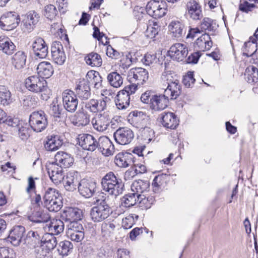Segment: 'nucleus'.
Masks as SVG:
<instances>
[{
  "mask_svg": "<svg viewBox=\"0 0 258 258\" xmlns=\"http://www.w3.org/2000/svg\"><path fill=\"white\" fill-rule=\"evenodd\" d=\"M44 227L33 231L34 253L36 258H48L50 252L56 245V239L51 234L44 233Z\"/></svg>",
  "mask_w": 258,
  "mask_h": 258,
  "instance_id": "obj_1",
  "label": "nucleus"
},
{
  "mask_svg": "<svg viewBox=\"0 0 258 258\" xmlns=\"http://www.w3.org/2000/svg\"><path fill=\"white\" fill-rule=\"evenodd\" d=\"M101 185L104 192L115 197L121 194L123 191V184L121 180L112 172L107 173L102 178Z\"/></svg>",
  "mask_w": 258,
  "mask_h": 258,
  "instance_id": "obj_2",
  "label": "nucleus"
},
{
  "mask_svg": "<svg viewBox=\"0 0 258 258\" xmlns=\"http://www.w3.org/2000/svg\"><path fill=\"white\" fill-rule=\"evenodd\" d=\"M44 204L50 212H56L62 206V197L57 190L52 187L47 188L44 196Z\"/></svg>",
  "mask_w": 258,
  "mask_h": 258,
  "instance_id": "obj_3",
  "label": "nucleus"
},
{
  "mask_svg": "<svg viewBox=\"0 0 258 258\" xmlns=\"http://www.w3.org/2000/svg\"><path fill=\"white\" fill-rule=\"evenodd\" d=\"M161 82L167 87L164 93L170 99H176L181 93V87L179 81L173 79L171 74H165L161 76Z\"/></svg>",
  "mask_w": 258,
  "mask_h": 258,
  "instance_id": "obj_4",
  "label": "nucleus"
},
{
  "mask_svg": "<svg viewBox=\"0 0 258 258\" xmlns=\"http://www.w3.org/2000/svg\"><path fill=\"white\" fill-rule=\"evenodd\" d=\"M212 45V42L210 35L207 33L203 34L197 39L194 45V47L198 52L192 53L188 56L187 62L197 63L200 57L199 51H205L209 50Z\"/></svg>",
  "mask_w": 258,
  "mask_h": 258,
  "instance_id": "obj_5",
  "label": "nucleus"
},
{
  "mask_svg": "<svg viewBox=\"0 0 258 258\" xmlns=\"http://www.w3.org/2000/svg\"><path fill=\"white\" fill-rule=\"evenodd\" d=\"M147 13L155 19L164 16L167 12L166 2L162 0H151L146 7Z\"/></svg>",
  "mask_w": 258,
  "mask_h": 258,
  "instance_id": "obj_6",
  "label": "nucleus"
},
{
  "mask_svg": "<svg viewBox=\"0 0 258 258\" xmlns=\"http://www.w3.org/2000/svg\"><path fill=\"white\" fill-rule=\"evenodd\" d=\"M20 21V16L16 12H7L0 18V27L4 30H12L18 27Z\"/></svg>",
  "mask_w": 258,
  "mask_h": 258,
  "instance_id": "obj_7",
  "label": "nucleus"
},
{
  "mask_svg": "<svg viewBox=\"0 0 258 258\" xmlns=\"http://www.w3.org/2000/svg\"><path fill=\"white\" fill-rule=\"evenodd\" d=\"M111 213V210L106 202L102 200L90 211V217L92 221L99 222L106 219Z\"/></svg>",
  "mask_w": 258,
  "mask_h": 258,
  "instance_id": "obj_8",
  "label": "nucleus"
},
{
  "mask_svg": "<svg viewBox=\"0 0 258 258\" xmlns=\"http://www.w3.org/2000/svg\"><path fill=\"white\" fill-rule=\"evenodd\" d=\"M127 79L132 83L144 85L148 80L149 73L145 69L142 68H135L130 70L127 74Z\"/></svg>",
  "mask_w": 258,
  "mask_h": 258,
  "instance_id": "obj_9",
  "label": "nucleus"
},
{
  "mask_svg": "<svg viewBox=\"0 0 258 258\" xmlns=\"http://www.w3.org/2000/svg\"><path fill=\"white\" fill-rule=\"evenodd\" d=\"M188 48L186 44L176 43L173 44L168 51V55L173 60L182 61L187 55Z\"/></svg>",
  "mask_w": 258,
  "mask_h": 258,
  "instance_id": "obj_10",
  "label": "nucleus"
},
{
  "mask_svg": "<svg viewBox=\"0 0 258 258\" xmlns=\"http://www.w3.org/2000/svg\"><path fill=\"white\" fill-rule=\"evenodd\" d=\"M67 235L74 241L80 242L84 238V231L82 225L79 222H70L68 225Z\"/></svg>",
  "mask_w": 258,
  "mask_h": 258,
  "instance_id": "obj_11",
  "label": "nucleus"
},
{
  "mask_svg": "<svg viewBox=\"0 0 258 258\" xmlns=\"http://www.w3.org/2000/svg\"><path fill=\"white\" fill-rule=\"evenodd\" d=\"M62 97L64 109L69 112H74L78 105V99L75 92L66 90L62 92Z\"/></svg>",
  "mask_w": 258,
  "mask_h": 258,
  "instance_id": "obj_12",
  "label": "nucleus"
},
{
  "mask_svg": "<svg viewBox=\"0 0 258 258\" xmlns=\"http://www.w3.org/2000/svg\"><path fill=\"white\" fill-rule=\"evenodd\" d=\"M111 121V116L107 112L96 114L92 119L91 123L93 128L99 132L106 131Z\"/></svg>",
  "mask_w": 258,
  "mask_h": 258,
  "instance_id": "obj_13",
  "label": "nucleus"
},
{
  "mask_svg": "<svg viewBox=\"0 0 258 258\" xmlns=\"http://www.w3.org/2000/svg\"><path fill=\"white\" fill-rule=\"evenodd\" d=\"M113 137L117 144L125 145L132 142L134 137V134L128 127H120L114 133Z\"/></svg>",
  "mask_w": 258,
  "mask_h": 258,
  "instance_id": "obj_14",
  "label": "nucleus"
},
{
  "mask_svg": "<svg viewBox=\"0 0 258 258\" xmlns=\"http://www.w3.org/2000/svg\"><path fill=\"white\" fill-rule=\"evenodd\" d=\"M107 98L96 99H91L85 105V108L92 113L98 114L106 112L107 109L106 99Z\"/></svg>",
  "mask_w": 258,
  "mask_h": 258,
  "instance_id": "obj_15",
  "label": "nucleus"
},
{
  "mask_svg": "<svg viewBox=\"0 0 258 258\" xmlns=\"http://www.w3.org/2000/svg\"><path fill=\"white\" fill-rule=\"evenodd\" d=\"M49 176L55 184L60 183L63 179L64 173L62 167L54 162L49 163L46 165Z\"/></svg>",
  "mask_w": 258,
  "mask_h": 258,
  "instance_id": "obj_16",
  "label": "nucleus"
},
{
  "mask_svg": "<svg viewBox=\"0 0 258 258\" xmlns=\"http://www.w3.org/2000/svg\"><path fill=\"white\" fill-rule=\"evenodd\" d=\"M186 14L193 21L201 20L203 17L201 6L195 0L189 1L186 5Z\"/></svg>",
  "mask_w": 258,
  "mask_h": 258,
  "instance_id": "obj_17",
  "label": "nucleus"
},
{
  "mask_svg": "<svg viewBox=\"0 0 258 258\" xmlns=\"http://www.w3.org/2000/svg\"><path fill=\"white\" fill-rule=\"evenodd\" d=\"M129 117L131 124L140 130L146 127L148 123V116L142 111H134L130 113Z\"/></svg>",
  "mask_w": 258,
  "mask_h": 258,
  "instance_id": "obj_18",
  "label": "nucleus"
},
{
  "mask_svg": "<svg viewBox=\"0 0 258 258\" xmlns=\"http://www.w3.org/2000/svg\"><path fill=\"white\" fill-rule=\"evenodd\" d=\"M47 46L45 45L43 39L40 37L36 38L33 41V62L37 63L36 60L38 58H44L47 55Z\"/></svg>",
  "mask_w": 258,
  "mask_h": 258,
  "instance_id": "obj_19",
  "label": "nucleus"
},
{
  "mask_svg": "<svg viewBox=\"0 0 258 258\" xmlns=\"http://www.w3.org/2000/svg\"><path fill=\"white\" fill-rule=\"evenodd\" d=\"M51 58L57 64H63L66 60V56L64 54L62 44L60 42L54 41L51 47Z\"/></svg>",
  "mask_w": 258,
  "mask_h": 258,
  "instance_id": "obj_20",
  "label": "nucleus"
},
{
  "mask_svg": "<svg viewBox=\"0 0 258 258\" xmlns=\"http://www.w3.org/2000/svg\"><path fill=\"white\" fill-rule=\"evenodd\" d=\"M78 139L79 145L84 150L93 151L97 148L98 141L91 135H80Z\"/></svg>",
  "mask_w": 258,
  "mask_h": 258,
  "instance_id": "obj_21",
  "label": "nucleus"
},
{
  "mask_svg": "<svg viewBox=\"0 0 258 258\" xmlns=\"http://www.w3.org/2000/svg\"><path fill=\"white\" fill-rule=\"evenodd\" d=\"M96 145L97 148L104 156H109L113 154L114 151V145L107 137H100Z\"/></svg>",
  "mask_w": 258,
  "mask_h": 258,
  "instance_id": "obj_22",
  "label": "nucleus"
},
{
  "mask_svg": "<svg viewBox=\"0 0 258 258\" xmlns=\"http://www.w3.org/2000/svg\"><path fill=\"white\" fill-rule=\"evenodd\" d=\"M147 201L145 195H139L138 193H129L121 199L122 206L129 208L134 206L137 202L144 204Z\"/></svg>",
  "mask_w": 258,
  "mask_h": 258,
  "instance_id": "obj_23",
  "label": "nucleus"
},
{
  "mask_svg": "<svg viewBox=\"0 0 258 258\" xmlns=\"http://www.w3.org/2000/svg\"><path fill=\"white\" fill-rule=\"evenodd\" d=\"M165 93L160 95H153L150 99V107L155 110L165 109L168 106L169 98Z\"/></svg>",
  "mask_w": 258,
  "mask_h": 258,
  "instance_id": "obj_24",
  "label": "nucleus"
},
{
  "mask_svg": "<svg viewBox=\"0 0 258 258\" xmlns=\"http://www.w3.org/2000/svg\"><path fill=\"white\" fill-rule=\"evenodd\" d=\"M25 228L22 226H15L11 230L8 239L14 246H18L22 241Z\"/></svg>",
  "mask_w": 258,
  "mask_h": 258,
  "instance_id": "obj_25",
  "label": "nucleus"
},
{
  "mask_svg": "<svg viewBox=\"0 0 258 258\" xmlns=\"http://www.w3.org/2000/svg\"><path fill=\"white\" fill-rule=\"evenodd\" d=\"M90 121V115L83 110L77 111L72 118V123L78 127L86 126L89 124Z\"/></svg>",
  "mask_w": 258,
  "mask_h": 258,
  "instance_id": "obj_26",
  "label": "nucleus"
},
{
  "mask_svg": "<svg viewBox=\"0 0 258 258\" xmlns=\"http://www.w3.org/2000/svg\"><path fill=\"white\" fill-rule=\"evenodd\" d=\"M66 221L70 222H78L83 217V212L77 208H69L65 210L62 215Z\"/></svg>",
  "mask_w": 258,
  "mask_h": 258,
  "instance_id": "obj_27",
  "label": "nucleus"
},
{
  "mask_svg": "<svg viewBox=\"0 0 258 258\" xmlns=\"http://www.w3.org/2000/svg\"><path fill=\"white\" fill-rule=\"evenodd\" d=\"M55 163H57L62 168H69L74 163V158L69 154L64 152H58L55 155Z\"/></svg>",
  "mask_w": 258,
  "mask_h": 258,
  "instance_id": "obj_28",
  "label": "nucleus"
},
{
  "mask_svg": "<svg viewBox=\"0 0 258 258\" xmlns=\"http://www.w3.org/2000/svg\"><path fill=\"white\" fill-rule=\"evenodd\" d=\"M162 124L166 128L174 129L178 124L176 116L172 112H164L161 114Z\"/></svg>",
  "mask_w": 258,
  "mask_h": 258,
  "instance_id": "obj_29",
  "label": "nucleus"
},
{
  "mask_svg": "<svg viewBox=\"0 0 258 258\" xmlns=\"http://www.w3.org/2000/svg\"><path fill=\"white\" fill-rule=\"evenodd\" d=\"M133 156L127 152H120L117 154L114 159L115 164L121 168H125L131 165L133 163Z\"/></svg>",
  "mask_w": 258,
  "mask_h": 258,
  "instance_id": "obj_30",
  "label": "nucleus"
},
{
  "mask_svg": "<svg viewBox=\"0 0 258 258\" xmlns=\"http://www.w3.org/2000/svg\"><path fill=\"white\" fill-rule=\"evenodd\" d=\"M61 181L63 182L66 189L71 191L75 190L80 183L77 176H75L74 172L68 173L66 177L64 176H63V179Z\"/></svg>",
  "mask_w": 258,
  "mask_h": 258,
  "instance_id": "obj_31",
  "label": "nucleus"
},
{
  "mask_svg": "<svg viewBox=\"0 0 258 258\" xmlns=\"http://www.w3.org/2000/svg\"><path fill=\"white\" fill-rule=\"evenodd\" d=\"M38 208V210L35 211L34 214L33 213V227L36 224H40L41 225L40 227L44 226L45 228L44 223H47L50 217L47 212H44L43 209L40 207Z\"/></svg>",
  "mask_w": 258,
  "mask_h": 258,
  "instance_id": "obj_32",
  "label": "nucleus"
},
{
  "mask_svg": "<svg viewBox=\"0 0 258 258\" xmlns=\"http://www.w3.org/2000/svg\"><path fill=\"white\" fill-rule=\"evenodd\" d=\"M115 102L118 109H125L130 105V97L126 92L120 90L118 92Z\"/></svg>",
  "mask_w": 258,
  "mask_h": 258,
  "instance_id": "obj_33",
  "label": "nucleus"
},
{
  "mask_svg": "<svg viewBox=\"0 0 258 258\" xmlns=\"http://www.w3.org/2000/svg\"><path fill=\"white\" fill-rule=\"evenodd\" d=\"M38 76L40 78H48L53 74V68L49 62L42 61L38 63L36 69Z\"/></svg>",
  "mask_w": 258,
  "mask_h": 258,
  "instance_id": "obj_34",
  "label": "nucleus"
},
{
  "mask_svg": "<svg viewBox=\"0 0 258 258\" xmlns=\"http://www.w3.org/2000/svg\"><path fill=\"white\" fill-rule=\"evenodd\" d=\"M184 29L183 24L179 21H172L168 25V30L172 36L179 38L182 36Z\"/></svg>",
  "mask_w": 258,
  "mask_h": 258,
  "instance_id": "obj_35",
  "label": "nucleus"
},
{
  "mask_svg": "<svg viewBox=\"0 0 258 258\" xmlns=\"http://www.w3.org/2000/svg\"><path fill=\"white\" fill-rule=\"evenodd\" d=\"M46 226H47L49 233L53 235H57L63 232L64 230V223L60 219H53L51 220L48 224H46L45 228H46Z\"/></svg>",
  "mask_w": 258,
  "mask_h": 258,
  "instance_id": "obj_36",
  "label": "nucleus"
},
{
  "mask_svg": "<svg viewBox=\"0 0 258 258\" xmlns=\"http://www.w3.org/2000/svg\"><path fill=\"white\" fill-rule=\"evenodd\" d=\"M62 141L60 139L58 136H49L47 137L45 148L48 151H55L62 146Z\"/></svg>",
  "mask_w": 258,
  "mask_h": 258,
  "instance_id": "obj_37",
  "label": "nucleus"
},
{
  "mask_svg": "<svg viewBox=\"0 0 258 258\" xmlns=\"http://www.w3.org/2000/svg\"><path fill=\"white\" fill-rule=\"evenodd\" d=\"M150 183L148 181L139 180L135 181L131 185V190L134 193H138L139 195L149 190Z\"/></svg>",
  "mask_w": 258,
  "mask_h": 258,
  "instance_id": "obj_38",
  "label": "nucleus"
},
{
  "mask_svg": "<svg viewBox=\"0 0 258 258\" xmlns=\"http://www.w3.org/2000/svg\"><path fill=\"white\" fill-rule=\"evenodd\" d=\"M80 194L83 197L88 198L92 196L94 192L95 186L86 181H82L78 187Z\"/></svg>",
  "mask_w": 258,
  "mask_h": 258,
  "instance_id": "obj_39",
  "label": "nucleus"
},
{
  "mask_svg": "<svg viewBox=\"0 0 258 258\" xmlns=\"http://www.w3.org/2000/svg\"><path fill=\"white\" fill-rule=\"evenodd\" d=\"M107 82L113 88H118L123 84L122 76L116 72H111L107 75Z\"/></svg>",
  "mask_w": 258,
  "mask_h": 258,
  "instance_id": "obj_40",
  "label": "nucleus"
},
{
  "mask_svg": "<svg viewBox=\"0 0 258 258\" xmlns=\"http://www.w3.org/2000/svg\"><path fill=\"white\" fill-rule=\"evenodd\" d=\"M15 48V45L9 38L0 36V50L7 54H11L13 52Z\"/></svg>",
  "mask_w": 258,
  "mask_h": 258,
  "instance_id": "obj_41",
  "label": "nucleus"
},
{
  "mask_svg": "<svg viewBox=\"0 0 258 258\" xmlns=\"http://www.w3.org/2000/svg\"><path fill=\"white\" fill-rule=\"evenodd\" d=\"M11 93L8 88L4 85L0 86V103L4 105H8L12 102Z\"/></svg>",
  "mask_w": 258,
  "mask_h": 258,
  "instance_id": "obj_42",
  "label": "nucleus"
},
{
  "mask_svg": "<svg viewBox=\"0 0 258 258\" xmlns=\"http://www.w3.org/2000/svg\"><path fill=\"white\" fill-rule=\"evenodd\" d=\"M90 89L89 85L85 83H80L76 88V95L82 100H87L90 96Z\"/></svg>",
  "mask_w": 258,
  "mask_h": 258,
  "instance_id": "obj_43",
  "label": "nucleus"
},
{
  "mask_svg": "<svg viewBox=\"0 0 258 258\" xmlns=\"http://www.w3.org/2000/svg\"><path fill=\"white\" fill-rule=\"evenodd\" d=\"M116 226L114 220L106 221L101 224V233L104 237H108L113 234Z\"/></svg>",
  "mask_w": 258,
  "mask_h": 258,
  "instance_id": "obj_44",
  "label": "nucleus"
},
{
  "mask_svg": "<svg viewBox=\"0 0 258 258\" xmlns=\"http://www.w3.org/2000/svg\"><path fill=\"white\" fill-rule=\"evenodd\" d=\"M87 77L90 79L89 82L94 85V88L99 89L102 87V78L98 72L89 71L87 74Z\"/></svg>",
  "mask_w": 258,
  "mask_h": 258,
  "instance_id": "obj_45",
  "label": "nucleus"
},
{
  "mask_svg": "<svg viewBox=\"0 0 258 258\" xmlns=\"http://www.w3.org/2000/svg\"><path fill=\"white\" fill-rule=\"evenodd\" d=\"M257 50V42L255 41L250 40L244 43L242 48V52L244 55L247 57L251 56Z\"/></svg>",
  "mask_w": 258,
  "mask_h": 258,
  "instance_id": "obj_46",
  "label": "nucleus"
},
{
  "mask_svg": "<svg viewBox=\"0 0 258 258\" xmlns=\"http://www.w3.org/2000/svg\"><path fill=\"white\" fill-rule=\"evenodd\" d=\"M85 60L87 64L91 67H100L102 64V58L97 53L91 52L88 54L85 57Z\"/></svg>",
  "mask_w": 258,
  "mask_h": 258,
  "instance_id": "obj_47",
  "label": "nucleus"
},
{
  "mask_svg": "<svg viewBox=\"0 0 258 258\" xmlns=\"http://www.w3.org/2000/svg\"><path fill=\"white\" fill-rule=\"evenodd\" d=\"M245 79L248 83L258 82V69L253 66L247 68L245 73Z\"/></svg>",
  "mask_w": 258,
  "mask_h": 258,
  "instance_id": "obj_48",
  "label": "nucleus"
},
{
  "mask_svg": "<svg viewBox=\"0 0 258 258\" xmlns=\"http://www.w3.org/2000/svg\"><path fill=\"white\" fill-rule=\"evenodd\" d=\"M25 62L26 56L22 51L17 52L13 57V64L17 69L22 68Z\"/></svg>",
  "mask_w": 258,
  "mask_h": 258,
  "instance_id": "obj_49",
  "label": "nucleus"
},
{
  "mask_svg": "<svg viewBox=\"0 0 258 258\" xmlns=\"http://www.w3.org/2000/svg\"><path fill=\"white\" fill-rule=\"evenodd\" d=\"M73 247V246L70 241L65 240L59 242L57 250L62 256H67L72 249Z\"/></svg>",
  "mask_w": 258,
  "mask_h": 258,
  "instance_id": "obj_50",
  "label": "nucleus"
},
{
  "mask_svg": "<svg viewBox=\"0 0 258 258\" xmlns=\"http://www.w3.org/2000/svg\"><path fill=\"white\" fill-rule=\"evenodd\" d=\"M46 84V81L42 77L33 76V93L45 89Z\"/></svg>",
  "mask_w": 258,
  "mask_h": 258,
  "instance_id": "obj_51",
  "label": "nucleus"
},
{
  "mask_svg": "<svg viewBox=\"0 0 258 258\" xmlns=\"http://www.w3.org/2000/svg\"><path fill=\"white\" fill-rule=\"evenodd\" d=\"M139 216L135 214H131L122 219V226L124 229H128L132 227Z\"/></svg>",
  "mask_w": 258,
  "mask_h": 258,
  "instance_id": "obj_52",
  "label": "nucleus"
},
{
  "mask_svg": "<svg viewBox=\"0 0 258 258\" xmlns=\"http://www.w3.org/2000/svg\"><path fill=\"white\" fill-rule=\"evenodd\" d=\"M159 29L157 23H150L147 26L145 35L149 38H153L158 34Z\"/></svg>",
  "mask_w": 258,
  "mask_h": 258,
  "instance_id": "obj_53",
  "label": "nucleus"
},
{
  "mask_svg": "<svg viewBox=\"0 0 258 258\" xmlns=\"http://www.w3.org/2000/svg\"><path fill=\"white\" fill-rule=\"evenodd\" d=\"M32 115L30 114L29 116V124H28L26 123L25 126H22L21 128L19 129V135L20 138L22 140H25L27 139L28 137L30 136L31 133V129L29 128V126L32 127V126L30 124L31 117Z\"/></svg>",
  "mask_w": 258,
  "mask_h": 258,
  "instance_id": "obj_54",
  "label": "nucleus"
},
{
  "mask_svg": "<svg viewBox=\"0 0 258 258\" xmlns=\"http://www.w3.org/2000/svg\"><path fill=\"white\" fill-rule=\"evenodd\" d=\"M57 11L55 7L49 5L45 7L44 16L49 20H53L56 17Z\"/></svg>",
  "mask_w": 258,
  "mask_h": 258,
  "instance_id": "obj_55",
  "label": "nucleus"
},
{
  "mask_svg": "<svg viewBox=\"0 0 258 258\" xmlns=\"http://www.w3.org/2000/svg\"><path fill=\"white\" fill-rule=\"evenodd\" d=\"M216 23L209 18H205L201 24V28L203 30L213 31Z\"/></svg>",
  "mask_w": 258,
  "mask_h": 258,
  "instance_id": "obj_56",
  "label": "nucleus"
},
{
  "mask_svg": "<svg viewBox=\"0 0 258 258\" xmlns=\"http://www.w3.org/2000/svg\"><path fill=\"white\" fill-rule=\"evenodd\" d=\"M142 136L145 141H147L149 143L152 139L154 135V131L150 127L146 126L140 130Z\"/></svg>",
  "mask_w": 258,
  "mask_h": 258,
  "instance_id": "obj_57",
  "label": "nucleus"
},
{
  "mask_svg": "<svg viewBox=\"0 0 258 258\" xmlns=\"http://www.w3.org/2000/svg\"><path fill=\"white\" fill-rule=\"evenodd\" d=\"M62 108L58 104L57 99L54 100L50 105V112L52 115L55 117H59Z\"/></svg>",
  "mask_w": 258,
  "mask_h": 258,
  "instance_id": "obj_58",
  "label": "nucleus"
},
{
  "mask_svg": "<svg viewBox=\"0 0 258 258\" xmlns=\"http://www.w3.org/2000/svg\"><path fill=\"white\" fill-rule=\"evenodd\" d=\"M257 8L256 5L254 3H250L247 1H244L239 5V10L245 13H248L252 11L254 9Z\"/></svg>",
  "mask_w": 258,
  "mask_h": 258,
  "instance_id": "obj_59",
  "label": "nucleus"
},
{
  "mask_svg": "<svg viewBox=\"0 0 258 258\" xmlns=\"http://www.w3.org/2000/svg\"><path fill=\"white\" fill-rule=\"evenodd\" d=\"M15 253L13 249L4 247L0 248V258H14Z\"/></svg>",
  "mask_w": 258,
  "mask_h": 258,
  "instance_id": "obj_60",
  "label": "nucleus"
},
{
  "mask_svg": "<svg viewBox=\"0 0 258 258\" xmlns=\"http://www.w3.org/2000/svg\"><path fill=\"white\" fill-rule=\"evenodd\" d=\"M182 82L186 87H192L195 82L193 72H188L187 75L184 76Z\"/></svg>",
  "mask_w": 258,
  "mask_h": 258,
  "instance_id": "obj_61",
  "label": "nucleus"
},
{
  "mask_svg": "<svg viewBox=\"0 0 258 258\" xmlns=\"http://www.w3.org/2000/svg\"><path fill=\"white\" fill-rule=\"evenodd\" d=\"M35 123H33V131L39 133L43 131L47 125V120H35Z\"/></svg>",
  "mask_w": 258,
  "mask_h": 258,
  "instance_id": "obj_62",
  "label": "nucleus"
},
{
  "mask_svg": "<svg viewBox=\"0 0 258 258\" xmlns=\"http://www.w3.org/2000/svg\"><path fill=\"white\" fill-rule=\"evenodd\" d=\"M23 22L26 29L28 31L30 30L32 23V14L31 12H28L25 15Z\"/></svg>",
  "mask_w": 258,
  "mask_h": 258,
  "instance_id": "obj_63",
  "label": "nucleus"
},
{
  "mask_svg": "<svg viewBox=\"0 0 258 258\" xmlns=\"http://www.w3.org/2000/svg\"><path fill=\"white\" fill-rule=\"evenodd\" d=\"M156 61V55L155 54L147 53L144 56V63L146 66H150Z\"/></svg>",
  "mask_w": 258,
  "mask_h": 258,
  "instance_id": "obj_64",
  "label": "nucleus"
}]
</instances>
